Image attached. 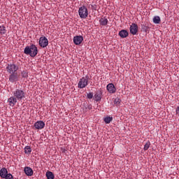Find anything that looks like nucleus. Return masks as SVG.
I'll return each mask as SVG.
<instances>
[{
  "label": "nucleus",
  "instance_id": "obj_30",
  "mask_svg": "<svg viewBox=\"0 0 179 179\" xmlns=\"http://www.w3.org/2000/svg\"><path fill=\"white\" fill-rule=\"evenodd\" d=\"M61 150H62V153H65L66 150H65V148H62Z\"/></svg>",
  "mask_w": 179,
  "mask_h": 179
},
{
  "label": "nucleus",
  "instance_id": "obj_24",
  "mask_svg": "<svg viewBox=\"0 0 179 179\" xmlns=\"http://www.w3.org/2000/svg\"><path fill=\"white\" fill-rule=\"evenodd\" d=\"M150 148V141H147L146 143L144 145V150H148Z\"/></svg>",
  "mask_w": 179,
  "mask_h": 179
},
{
  "label": "nucleus",
  "instance_id": "obj_6",
  "mask_svg": "<svg viewBox=\"0 0 179 179\" xmlns=\"http://www.w3.org/2000/svg\"><path fill=\"white\" fill-rule=\"evenodd\" d=\"M39 45L42 48H45V47H47V45H48V39H47V37L41 36L39 38Z\"/></svg>",
  "mask_w": 179,
  "mask_h": 179
},
{
  "label": "nucleus",
  "instance_id": "obj_13",
  "mask_svg": "<svg viewBox=\"0 0 179 179\" xmlns=\"http://www.w3.org/2000/svg\"><path fill=\"white\" fill-rule=\"evenodd\" d=\"M24 171L26 176H28L29 177H31V176H33V169H31V168H30L29 166H26L24 169Z\"/></svg>",
  "mask_w": 179,
  "mask_h": 179
},
{
  "label": "nucleus",
  "instance_id": "obj_2",
  "mask_svg": "<svg viewBox=\"0 0 179 179\" xmlns=\"http://www.w3.org/2000/svg\"><path fill=\"white\" fill-rule=\"evenodd\" d=\"M13 94L15 96L18 101L24 100V99H26V92H24V90L22 88L15 89V90L13 92Z\"/></svg>",
  "mask_w": 179,
  "mask_h": 179
},
{
  "label": "nucleus",
  "instance_id": "obj_17",
  "mask_svg": "<svg viewBox=\"0 0 179 179\" xmlns=\"http://www.w3.org/2000/svg\"><path fill=\"white\" fill-rule=\"evenodd\" d=\"M8 174V169L6 168H2L0 170V177L3 178Z\"/></svg>",
  "mask_w": 179,
  "mask_h": 179
},
{
  "label": "nucleus",
  "instance_id": "obj_10",
  "mask_svg": "<svg viewBox=\"0 0 179 179\" xmlns=\"http://www.w3.org/2000/svg\"><path fill=\"white\" fill-rule=\"evenodd\" d=\"M8 103H9V106L13 107L17 103V99L13 95L8 99Z\"/></svg>",
  "mask_w": 179,
  "mask_h": 179
},
{
  "label": "nucleus",
  "instance_id": "obj_22",
  "mask_svg": "<svg viewBox=\"0 0 179 179\" xmlns=\"http://www.w3.org/2000/svg\"><path fill=\"white\" fill-rule=\"evenodd\" d=\"M112 121L113 117L108 116L104 118V122L106 124H110V122H111Z\"/></svg>",
  "mask_w": 179,
  "mask_h": 179
},
{
  "label": "nucleus",
  "instance_id": "obj_14",
  "mask_svg": "<svg viewBox=\"0 0 179 179\" xmlns=\"http://www.w3.org/2000/svg\"><path fill=\"white\" fill-rule=\"evenodd\" d=\"M101 96H103V92L101 90L96 92V93L94 94L95 101H100V100H101Z\"/></svg>",
  "mask_w": 179,
  "mask_h": 179
},
{
  "label": "nucleus",
  "instance_id": "obj_18",
  "mask_svg": "<svg viewBox=\"0 0 179 179\" xmlns=\"http://www.w3.org/2000/svg\"><path fill=\"white\" fill-rule=\"evenodd\" d=\"M24 150L26 155H30L31 153V148H30V145L25 146Z\"/></svg>",
  "mask_w": 179,
  "mask_h": 179
},
{
  "label": "nucleus",
  "instance_id": "obj_5",
  "mask_svg": "<svg viewBox=\"0 0 179 179\" xmlns=\"http://www.w3.org/2000/svg\"><path fill=\"white\" fill-rule=\"evenodd\" d=\"M6 69L8 73L12 74L16 73V72H17V69H19V67L15 64H10L6 66Z\"/></svg>",
  "mask_w": 179,
  "mask_h": 179
},
{
  "label": "nucleus",
  "instance_id": "obj_1",
  "mask_svg": "<svg viewBox=\"0 0 179 179\" xmlns=\"http://www.w3.org/2000/svg\"><path fill=\"white\" fill-rule=\"evenodd\" d=\"M24 54L27 55H30V57H34L37 55L38 50L36 45H31L30 46H27L24 50Z\"/></svg>",
  "mask_w": 179,
  "mask_h": 179
},
{
  "label": "nucleus",
  "instance_id": "obj_7",
  "mask_svg": "<svg viewBox=\"0 0 179 179\" xmlns=\"http://www.w3.org/2000/svg\"><path fill=\"white\" fill-rule=\"evenodd\" d=\"M83 41V36H76L73 37V43L76 45H80Z\"/></svg>",
  "mask_w": 179,
  "mask_h": 179
},
{
  "label": "nucleus",
  "instance_id": "obj_25",
  "mask_svg": "<svg viewBox=\"0 0 179 179\" xmlns=\"http://www.w3.org/2000/svg\"><path fill=\"white\" fill-rule=\"evenodd\" d=\"M85 112L87 111V110H92L93 108V106L92 105L87 104V103L85 106Z\"/></svg>",
  "mask_w": 179,
  "mask_h": 179
},
{
  "label": "nucleus",
  "instance_id": "obj_20",
  "mask_svg": "<svg viewBox=\"0 0 179 179\" xmlns=\"http://www.w3.org/2000/svg\"><path fill=\"white\" fill-rule=\"evenodd\" d=\"M0 34H6V27L3 25H0Z\"/></svg>",
  "mask_w": 179,
  "mask_h": 179
},
{
  "label": "nucleus",
  "instance_id": "obj_3",
  "mask_svg": "<svg viewBox=\"0 0 179 179\" xmlns=\"http://www.w3.org/2000/svg\"><path fill=\"white\" fill-rule=\"evenodd\" d=\"M87 85H89V76L87 75L79 80L78 87L79 89H85Z\"/></svg>",
  "mask_w": 179,
  "mask_h": 179
},
{
  "label": "nucleus",
  "instance_id": "obj_21",
  "mask_svg": "<svg viewBox=\"0 0 179 179\" xmlns=\"http://www.w3.org/2000/svg\"><path fill=\"white\" fill-rule=\"evenodd\" d=\"M160 17L159 16H155L152 19L153 23H155V24H159V23H160Z\"/></svg>",
  "mask_w": 179,
  "mask_h": 179
},
{
  "label": "nucleus",
  "instance_id": "obj_16",
  "mask_svg": "<svg viewBox=\"0 0 179 179\" xmlns=\"http://www.w3.org/2000/svg\"><path fill=\"white\" fill-rule=\"evenodd\" d=\"M99 24L101 26H107L108 24V20L106 17H102L99 20Z\"/></svg>",
  "mask_w": 179,
  "mask_h": 179
},
{
  "label": "nucleus",
  "instance_id": "obj_27",
  "mask_svg": "<svg viewBox=\"0 0 179 179\" xmlns=\"http://www.w3.org/2000/svg\"><path fill=\"white\" fill-rule=\"evenodd\" d=\"M142 30L143 31H145V33H148L149 31V27L145 26V25H142Z\"/></svg>",
  "mask_w": 179,
  "mask_h": 179
},
{
  "label": "nucleus",
  "instance_id": "obj_12",
  "mask_svg": "<svg viewBox=\"0 0 179 179\" xmlns=\"http://www.w3.org/2000/svg\"><path fill=\"white\" fill-rule=\"evenodd\" d=\"M106 89L108 90V92H109V93H115L116 92V89H115V86H114V84L113 83H109Z\"/></svg>",
  "mask_w": 179,
  "mask_h": 179
},
{
  "label": "nucleus",
  "instance_id": "obj_9",
  "mask_svg": "<svg viewBox=\"0 0 179 179\" xmlns=\"http://www.w3.org/2000/svg\"><path fill=\"white\" fill-rule=\"evenodd\" d=\"M130 33L135 36L138 34V24L135 23H132L130 26Z\"/></svg>",
  "mask_w": 179,
  "mask_h": 179
},
{
  "label": "nucleus",
  "instance_id": "obj_29",
  "mask_svg": "<svg viewBox=\"0 0 179 179\" xmlns=\"http://www.w3.org/2000/svg\"><path fill=\"white\" fill-rule=\"evenodd\" d=\"M87 99H93V92L88 93L87 94Z\"/></svg>",
  "mask_w": 179,
  "mask_h": 179
},
{
  "label": "nucleus",
  "instance_id": "obj_11",
  "mask_svg": "<svg viewBox=\"0 0 179 179\" xmlns=\"http://www.w3.org/2000/svg\"><path fill=\"white\" fill-rule=\"evenodd\" d=\"M19 80V77L17 76V74L15 73H11L9 76V81L11 83H15V82H17Z\"/></svg>",
  "mask_w": 179,
  "mask_h": 179
},
{
  "label": "nucleus",
  "instance_id": "obj_26",
  "mask_svg": "<svg viewBox=\"0 0 179 179\" xmlns=\"http://www.w3.org/2000/svg\"><path fill=\"white\" fill-rule=\"evenodd\" d=\"M120 103H121V99H120V98L115 99L114 104H115V106H120Z\"/></svg>",
  "mask_w": 179,
  "mask_h": 179
},
{
  "label": "nucleus",
  "instance_id": "obj_28",
  "mask_svg": "<svg viewBox=\"0 0 179 179\" xmlns=\"http://www.w3.org/2000/svg\"><path fill=\"white\" fill-rule=\"evenodd\" d=\"M3 178L13 179V176H12L10 173H7Z\"/></svg>",
  "mask_w": 179,
  "mask_h": 179
},
{
  "label": "nucleus",
  "instance_id": "obj_23",
  "mask_svg": "<svg viewBox=\"0 0 179 179\" xmlns=\"http://www.w3.org/2000/svg\"><path fill=\"white\" fill-rule=\"evenodd\" d=\"M21 76L22 78H29V73H27V71H23L21 72Z\"/></svg>",
  "mask_w": 179,
  "mask_h": 179
},
{
  "label": "nucleus",
  "instance_id": "obj_19",
  "mask_svg": "<svg viewBox=\"0 0 179 179\" xmlns=\"http://www.w3.org/2000/svg\"><path fill=\"white\" fill-rule=\"evenodd\" d=\"M46 177H47L48 179H54V178H55V176L51 171L46 172Z\"/></svg>",
  "mask_w": 179,
  "mask_h": 179
},
{
  "label": "nucleus",
  "instance_id": "obj_8",
  "mask_svg": "<svg viewBox=\"0 0 179 179\" xmlns=\"http://www.w3.org/2000/svg\"><path fill=\"white\" fill-rule=\"evenodd\" d=\"M34 127L35 129H43L45 127L44 122L39 120L34 123Z\"/></svg>",
  "mask_w": 179,
  "mask_h": 179
},
{
  "label": "nucleus",
  "instance_id": "obj_4",
  "mask_svg": "<svg viewBox=\"0 0 179 179\" xmlns=\"http://www.w3.org/2000/svg\"><path fill=\"white\" fill-rule=\"evenodd\" d=\"M78 15L80 19H86L87 16H89V11L87 10V8L86 6H83L78 9Z\"/></svg>",
  "mask_w": 179,
  "mask_h": 179
},
{
  "label": "nucleus",
  "instance_id": "obj_15",
  "mask_svg": "<svg viewBox=\"0 0 179 179\" xmlns=\"http://www.w3.org/2000/svg\"><path fill=\"white\" fill-rule=\"evenodd\" d=\"M119 36L121 38H127L128 37V31L122 29L119 32Z\"/></svg>",
  "mask_w": 179,
  "mask_h": 179
}]
</instances>
